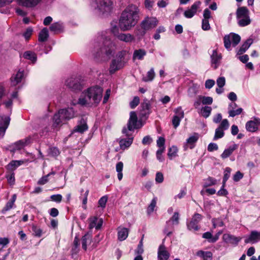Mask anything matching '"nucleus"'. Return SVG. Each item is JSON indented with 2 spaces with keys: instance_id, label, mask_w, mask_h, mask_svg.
I'll use <instances>...</instances> for the list:
<instances>
[{
  "instance_id": "obj_1",
  "label": "nucleus",
  "mask_w": 260,
  "mask_h": 260,
  "mask_svg": "<svg viewBox=\"0 0 260 260\" xmlns=\"http://www.w3.org/2000/svg\"><path fill=\"white\" fill-rule=\"evenodd\" d=\"M115 45L110 38L104 35L99 36L92 51L95 58L109 59L115 52Z\"/></svg>"
},
{
  "instance_id": "obj_2",
  "label": "nucleus",
  "mask_w": 260,
  "mask_h": 260,
  "mask_svg": "<svg viewBox=\"0 0 260 260\" xmlns=\"http://www.w3.org/2000/svg\"><path fill=\"white\" fill-rule=\"evenodd\" d=\"M139 9L135 5H129L122 12L119 19V26L123 31L134 27L139 20Z\"/></svg>"
},
{
  "instance_id": "obj_3",
  "label": "nucleus",
  "mask_w": 260,
  "mask_h": 260,
  "mask_svg": "<svg viewBox=\"0 0 260 260\" xmlns=\"http://www.w3.org/2000/svg\"><path fill=\"white\" fill-rule=\"evenodd\" d=\"M102 94L101 87L98 86L89 87L82 93L78 104L82 106H96L102 99Z\"/></svg>"
},
{
  "instance_id": "obj_4",
  "label": "nucleus",
  "mask_w": 260,
  "mask_h": 260,
  "mask_svg": "<svg viewBox=\"0 0 260 260\" xmlns=\"http://www.w3.org/2000/svg\"><path fill=\"white\" fill-rule=\"evenodd\" d=\"M158 20L155 17H146L141 23V27L143 30H139L137 34L140 36H144L146 31L151 29L157 25Z\"/></svg>"
},
{
  "instance_id": "obj_5",
  "label": "nucleus",
  "mask_w": 260,
  "mask_h": 260,
  "mask_svg": "<svg viewBox=\"0 0 260 260\" xmlns=\"http://www.w3.org/2000/svg\"><path fill=\"white\" fill-rule=\"evenodd\" d=\"M240 36L235 33H230L225 35L223 38V43L225 48L230 50L231 44L233 47H236L240 42Z\"/></svg>"
},
{
  "instance_id": "obj_6",
  "label": "nucleus",
  "mask_w": 260,
  "mask_h": 260,
  "mask_svg": "<svg viewBox=\"0 0 260 260\" xmlns=\"http://www.w3.org/2000/svg\"><path fill=\"white\" fill-rule=\"evenodd\" d=\"M122 134H124L127 138L121 139L119 141L120 147L121 149L124 150L129 147L133 142L134 138L131 133H129L126 127H124L122 131Z\"/></svg>"
},
{
  "instance_id": "obj_7",
  "label": "nucleus",
  "mask_w": 260,
  "mask_h": 260,
  "mask_svg": "<svg viewBox=\"0 0 260 260\" xmlns=\"http://www.w3.org/2000/svg\"><path fill=\"white\" fill-rule=\"evenodd\" d=\"M96 8L103 13L111 11L113 3L111 0H94Z\"/></svg>"
},
{
  "instance_id": "obj_8",
  "label": "nucleus",
  "mask_w": 260,
  "mask_h": 260,
  "mask_svg": "<svg viewBox=\"0 0 260 260\" xmlns=\"http://www.w3.org/2000/svg\"><path fill=\"white\" fill-rule=\"evenodd\" d=\"M65 85L73 90H80L81 89L80 78L78 77H71L68 78L66 80Z\"/></svg>"
},
{
  "instance_id": "obj_9",
  "label": "nucleus",
  "mask_w": 260,
  "mask_h": 260,
  "mask_svg": "<svg viewBox=\"0 0 260 260\" xmlns=\"http://www.w3.org/2000/svg\"><path fill=\"white\" fill-rule=\"evenodd\" d=\"M150 103L147 99L144 100L141 105L140 116L142 119H146L150 113Z\"/></svg>"
},
{
  "instance_id": "obj_10",
  "label": "nucleus",
  "mask_w": 260,
  "mask_h": 260,
  "mask_svg": "<svg viewBox=\"0 0 260 260\" xmlns=\"http://www.w3.org/2000/svg\"><path fill=\"white\" fill-rule=\"evenodd\" d=\"M137 122L138 118L136 112L134 111L131 112L127 124V127H126L129 133L137 128Z\"/></svg>"
},
{
  "instance_id": "obj_11",
  "label": "nucleus",
  "mask_w": 260,
  "mask_h": 260,
  "mask_svg": "<svg viewBox=\"0 0 260 260\" xmlns=\"http://www.w3.org/2000/svg\"><path fill=\"white\" fill-rule=\"evenodd\" d=\"M260 241V232L252 231L248 236L245 237V243L255 244Z\"/></svg>"
},
{
  "instance_id": "obj_12",
  "label": "nucleus",
  "mask_w": 260,
  "mask_h": 260,
  "mask_svg": "<svg viewBox=\"0 0 260 260\" xmlns=\"http://www.w3.org/2000/svg\"><path fill=\"white\" fill-rule=\"evenodd\" d=\"M202 216L200 214H195L189 223H187V228L190 231H197L199 229L198 225V223L201 221Z\"/></svg>"
},
{
  "instance_id": "obj_13",
  "label": "nucleus",
  "mask_w": 260,
  "mask_h": 260,
  "mask_svg": "<svg viewBox=\"0 0 260 260\" xmlns=\"http://www.w3.org/2000/svg\"><path fill=\"white\" fill-rule=\"evenodd\" d=\"M260 125V119L258 118H254L253 120L246 122V128L247 131L250 132H256Z\"/></svg>"
},
{
  "instance_id": "obj_14",
  "label": "nucleus",
  "mask_w": 260,
  "mask_h": 260,
  "mask_svg": "<svg viewBox=\"0 0 260 260\" xmlns=\"http://www.w3.org/2000/svg\"><path fill=\"white\" fill-rule=\"evenodd\" d=\"M201 2L197 1L196 2L190 7V9L186 10L184 12V15L186 18H192L195 14L197 13L198 9L199 8L201 5Z\"/></svg>"
},
{
  "instance_id": "obj_15",
  "label": "nucleus",
  "mask_w": 260,
  "mask_h": 260,
  "mask_svg": "<svg viewBox=\"0 0 260 260\" xmlns=\"http://www.w3.org/2000/svg\"><path fill=\"white\" fill-rule=\"evenodd\" d=\"M103 223L102 218H99L95 216L91 217L89 219V228L90 229L95 228L96 230H99L101 228Z\"/></svg>"
},
{
  "instance_id": "obj_16",
  "label": "nucleus",
  "mask_w": 260,
  "mask_h": 260,
  "mask_svg": "<svg viewBox=\"0 0 260 260\" xmlns=\"http://www.w3.org/2000/svg\"><path fill=\"white\" fill-rule=\"evenodd\" d=\"M222 239L223 241L226 243L237 245L242 238L240 237H236L234 235L231 234H224L222 236Z\"/></svg>"
},
{
  "instance_id": "obj_17",
  "label": "nucleus",
  "mask_w": 260,
  "mask_h": 260,
  "mask_svg": "<svg viewBox=\"0 0 260 260\" xmlns=\"http://www.w3.org/2000/svg\"><path fill=\"white\" fill-rule=\"evenodd\" d=\"M124 66V62L120 59H113L110 64L109 72L111 74L114 73Z\"/></svg>"
},
{
  "instance_id": "obj_18",
  "label": "nucleus",
  "mask_w": 260,
  "mask_h": 260,
  "mask_svg": "<svg viewBox=\"0 0 260 260\" xmlns=\"http://www.w3.org/2000/svg\"><path fill=\"white\" fill-rule=\"evenodd\" d=\"M10 121V118L9 116H3L0 120V135L3 136L8 128Z\"/></svg>"
},
{
  "instance_id": "obj_19",
  "label": "nucleus",
  "mask_w": 260,
  "mask_h": 260,
  "mask_svg": "<svg viewBox=\"0 0 260 260\" xmlns=\"http://www.w3.org/2000/svg\"><path fill=\"white\" fill-rule=\"evenodd\" d=\"M222 56L220 54H218L216 50H213L212 54L211 55L212 67L216 69L217 68L220 63Z\"/></svg>"
},
{
  "instance_id": "obj_20",
  "label": "nucleus",
  "mask_w": 260,
  "mask_h": 260,
  "mask_svg": "<svg viewBox=\"0 0 260 260\" xmlns=\"http://www.w3.org/2000/svg\"><path fill=\"white\" fill-rule=\"evenodd\" d=\"M169 256L170 253L167 250L165 245L164 244L160 245L158 248L157 252L158 260H168Z\"/></svg>"
},
{
  "instance_id": "obj_21",
  "label": "nucleus",
  "mask_w": 260,
  "mask_h": 260,
  "mask_svg": "<svg viewBox=\"0 0 260 260\" xmlns=\"http://www.w3.org/2000/svg\"><path fill=\"white\" fill-rule=\"evenodd\" d=\"M60 114H62V119L69 120L74 117L75 112L72 108H69L60 110Z\"/></svg>"
},
{
  "instance_id": "obj_22",
  "label": "nucleus",
  "mask_w": 260,
  "mask_h": 260,
  "mask_svg": "<svg viewBox=\"0 0 260 260\" xmlns=\"http://www.w3.org/2000/svg\"><path fill=\"white\" fill-rule=\"evenodd\" d=\"M42 0H17L19 5L27 8L36 6Z\"/></svg>"
},
{
  "instance_id": "obj_23",
  "label": "nucleus",
  "mask_w": 260,
  "mask_h": 260,
  "mask_svg": "<svg viewBox=\"0 0 260 260\" xmlns=\"http://www.w3.org/2000/svg\"><path fill=\"white\" fill-rule=\"evenodd\" d=\"M30 142V139L29 138H26L24 139L19 140L15 142L13 144V149L14 150H20L23 148L25 146L29 144Z\"/></svg>"
},
{
  "instance_id": "obj_24",
  "label": "nucleus",
  "mask_w": 260,
  "mask_h": 260,
  "mask_svg": "<svg viewBox=\"0 0 260 260\" xmlns=\"http://www.w3.org/2000/svg\"><path fill=\"white\" fill-rule=\"evenodd\" d=\"M238 147V145L236 144H233L230 146L227 149H225L223 153L221 154V157L223 159H225L229 157L233 152L236 150Z\"/></svg>"
},
{
  "instance_id": "obj_25",
  "label": "nucleus",
  "mask_w": 260,
  "mask_h": 260,
  "mask_svg": "<svg viewBox=\"0 0 260 260\" xmlns=\"http://www.w3.org/2000/svg\"><path fill=\"white\" fill-rule=\"evenodd\" d=\"M24 76L23 71L20 70L16 75H13L11 77V84L13 86H16L17 84L21 82Z\"/></svg>"
},
{
  "instance_id": "obj_26",
  "label": "nucleus",
  "mask_w": 260,
  "mask_h": 260,
  "mask_svg": "<svg viewBox=\"0 0 260 260\" xmlns=\"http://www.w3.org/2000/svg\"><path fill=\"white\" fill-rule=\"evenodd\" d=\"M116 38L125 43H130L135 40V38L130 34L119 33Z\"/></svg>"
},
{
  "instance_id": "obj_27",
  "label": "nucleus",
  "mask_w": 260,
  "mask_h": 260,
  "mask_svg": "<svg viewBox=\"0 0 260 260\" xmlns=\"http://www.w3.org/2000/svg\"><path fill=\"white\" fill-rule=\"evenodd\" d=\"M252 43L253 40L252 39L249 38L247 39L238 50L237 54L241 55L244 53L249 48Z\"/></svg>"
},
{
  "instance_id": "obj_28",
  "label": "nucleus",
  "mask_w": 260,
  "mask_h": 260,
  "mask_svg": "<svg viewBox=\"0 0 260 260\" xmlns=\"http://www.w3.org/2000/svg\"><path fill=\"white\" fill-rule=\"evenodd\" d=\"M196 255L202 258L203 260H212L213 255L210 251L199 250L196 252Z\"/></svg>"
},
{
  "instance_id": "obj_29",
  "label": "nucleus",
  "mask_w": 260,
  "mask_h": 260,
  "mask_svg": "<svg viewBox=\"0 0 260 260\" xmlns=\"http://www.w3.org/2000/svg\"><path fill=\"white\" fill-rule=\"evenodd\" d=\"M128 235V230L125 228H119L118 229V239L120 241H123L126 239Z\"/></svg>"
},
{
  "instance_id": "obj_30",
  "label": "nucleus",
  "mask_w": 260,
  "mask_h": 260,
  "mask_svg": "<svg viewBox=\"0 0 260 260\" xmlns=\"http://www.w3.org/2000/svg\"><path fill=\"white\" fill-rule=\"evenodd\" d=\"M24 163L23 160H12L7 166V169L9 171L13 172L17 167Z\"/></svg>"
},
{
  "instance_id": "obj_31",
  "label": "nucleus",
  "mask_w": 260,
  "mask_h": 260,
  "mask_svg": "<svg viewBox=\"0 0 260 260\" xmlns=\"http://www.w3.org/2000/svg\"><path fill=\"white\" fill-rule=\"evenodd\" d=\"M63 28L62 24L60 22L53 23L49 27L50 31L54 33H59L62 31Z\"/></svg>"
},
{
  "instance_id": "obj_32",
  "label": "nucleus",
  "mask_w": 260,
  "mask_h": 260,
  "mask_svg": "<svg viewBox=\"0 0 260 260\" xmlns=\"http://www.w3.org/2000/svg\"><path fill=\"white\" fill-rule=\"evenodd\" d=\"M237 18H243L249 16V11L245 7H242L238 8L236 12Z\"/></svg>"
},
{
  "instance_id": "obj_33",
  "label": "nucleus",
  "mask_w": 260,
  "mask_h": 260,
  "mask_svg": "<svg viewBox=\"0 0 260 260\" xmlns=\"http://www.w3.org/2000/svg\"><path fill=\"white\" fill-rule=\"evenodd\" d=\"M91 235L89 234H86L82 238V248L86 250L87 249V246L91 243Z\"/></svg>"
},
{
  "instance_id": "obj_34",
  "label": "nucleus",
  "mask_w": 260,
  "mask_h": 260,
  "mask_svg": "<svg viewBox=\"0 0 260 260\" xmlns=\"http://www.w3.org/2000/svg\"><path fill=\"white\" fill-rule=\"evenodd\" d=\"M23 56L25 59L31 60L32 63H35L37 60V57L36 54L31 51L24 52Z\"/></svg>"
},
{
  "instance_id": "obj_35",
  "label": "nucleus",
  "mask_w": 260,
  "mask_h": 260,
  "mask_svg": "<svg viewBox=\"0 0 260 260\" xmlns=\"http://www.w3.org/2000/svg\"><path fill=\"white\" fill-rule=\"evenodd\" d=\"M16 200V196H13L12 198L6 204L5 207L2 209V212L3 213H5L6 212L13 208L14 206V203Z\"/></svg>"
},
{
  "instance_id": "obj_36",
  "label": "nucleus",
  "mask_w": 260,
  "mask_h": 260,
  "mask_svg": "<svg viewBox=\"0 0 260 260\" xmlns=\"http://www.w3.org/2000/svg\"><path fill=\"white\" fill-rule=\"evenodd\" d=\"M146 54V52L145 50L140 49L138 50H136L134 52L133 54V58L134 59H138L139 60H142L144 56Z\"/></svg>"
},
{
  "instance_id": "obj_37",
  "label": "nucleus",
  "mask_w": 260,
  "mask_h": 260,
  "mask_svg": "<svg viewBox=\"0 0 260 260\" xmlns=\"http://www.w3.org/2000/svg\"><path fill=\"white\" fill-rule=\"evenodd\" d=\"M49 37L48 30L47 28H44L39 33L38 40L40 42H45Z\"/></svg>"
},
{
  "instance_id": "obj_38",
  "label": "nucleus",
  "mask_w": 260,
  "mask_h": 260,
  "mask_svg": "<svg viewBox=\"0 0 260 260\" xmlns=\"http://www.w3.org/2000/svg\"><path fill=\"white\" fill-rule=\"evenodd\" d=\"M155 74L154 69L152 68L147 73L145 77L143 78V80L145 82L152 81L154 78Z\"/></svg>"
},
{
  "instance_id": "obj_39",
  "label": "nucleus",
  "mask_w": 260,
  "mask_h": 260,
  "mask_svg": "<svg viewBox=\"0 0 260 260\" xmlns=\"http://www.w3.org/2000/svg\"><path fill=\"white\" fill-rule=\"evenodd\" d=\"M88 128V126L87 124L84 122V120H83V122L82 121H81V123L78 125H77L74 129V131L76 132H79L82 133L85 131H86Z\"/></svg>"
},
{
  "instance_id": "obj_40",
  "label": "nucleus",
  "mask_w": 260,
  "mask_h": 260,
  "mask_svg": "<svg viewBox=\"0 0 260 260\" xmlns=\"http://www.w3.org/2000/svg\"><path fill=\"white\" fill-rule=\"evenodd\" d=\"M238 25L241 27L247 26L251 22V20L249 16L243 18H238Z\"/></svg>"
},
{
  "instance_id": "obj_41",
  "label": "nucleus",
  "mask_w": 260,
  "mask_h": 260,
  "mask_svg": "<svg viewBox=\"0 0 260 260\" xmlns=\"http://www.w3.org/2000/svg\"><path fill=\"white\" fill-rule=\"evenodd\" d=\"M178 149L176 146H172L169 149L168 155L170 159H172L173 158L176 157L177 155Z\"/></svg>"
},
{
  "instance_id": "obj_42",
  "label": "nucleus",
  "mask_w": 260,
  "mask_h": 260,
  "mask_svg": "<svg viewBox=\"0 0 260 260\" xmlns=\"http://www.w3.org/2000/svg\"><path fill=\"white\" fill-rule=\"evenodd\" d=\"M179 215L178 212H175L172 218L167 222L168 225L171 222L173 225L179 223Z\"/></svg>"
},
{
  "instance_id": "obj_43",
  "label": "nucleus",
  "mask_w": 260,
  "mask_h": 260,
  "mask_svg": "<svg viewBox=\"0 0 260 260\" xmlns=\"http://www.w3.org/2000/svg\"><path fill=\"white\" fill-rule=\"evenodd\" d=\"M55 174L54 172H51L47 175L44 176L42 177H41L38 181V184L39 185H44L46 183H47L48 181V178L51 175H53Z\"/></svg>"
},
{
  "instance_id": "obj_44",
  "label": "nucleus",
  "mask_w": 260,
  "mask_h": 260,
  "mask_svg": "<svg viewBox=\"0 0 260 260\" xmlns=\"http://www.w3.org/2000/svg\"><path fill=\"white\" fill-rule=\"evenodd\" d=\"M62 114H60V110L57 113L55 114L53 116V121L54 124L56 125L59 124L60 123L62 122V121L64 120V119H62Z\"/></svg>"
},
{
  "instance_id": "obj_45",
  "label": "nucleus",
  "mask_w": 260,
  "mask_h": 260,
  "mask_svg": "<svg viewBox=\"0 0 260 260\" xmlns=\"http://www.w3.org/2000/svg\"><path fill=\"white\" fill-rule=\"evenodd\" d=\"M156 198H154L151 201L150 204L147 208V212L148 214H150L154 211L156 207Z\"/></svg>"
},
{
  "instance_id": "obj_46",
  "label": "nucleus",
  "mask_w": 260,
  "mask_h": 260,
  "mask_svg": "<svg viewBox=\"0 0 260 260\" xmlns=\"http://www.w3.org/2000/svg\"><path fill=\"white\" fill-rule=\"evenodd\" d=\"M213 228L222 227L224 225L223 221L220 218H213L212 220Z\"/></svg>"
},
{
  "instance_id": "obj_47",
  "label": "nucleus",
  "mask_w": 260,
  "mask_h": 260,
  "mask_svg": "<svg viewBox=\"0 0 260 260\" xmlns=\"http://www.w3.org/2000/svg\"><path fill=\"white\" fill-rule=\"evenodd\" d=\"M211 110L212 109L210 107L205 106L201 109V113L204 117L207 118L210 115Z\"/></svg>"
},
{
  "instance_id": "obj_48",
  "label": "nucleus",
  "mask_w": 260,
  "mask_h": 260,
  "mask_svg": "<svg viewBox=\"0 0 260 260\" xmlns=\"http://www.w3.org/2000/svg\"><path fill=\"white\" fill-rule=\"evenodd\" d=\"M224 131L220 129V128H217L215 130L214 137L213 138L214 140H216L218 139L221 138L224 136Z\"/></svg>"
},
{
  "instance_id": "obj_49",
  "label": "nucleus",
  "mask_w": 260,
  "mask_h": 260,
  "mask_svg": "<svg viewBox=\"0 0 260 260\" xmlns=\"http://www.w3.org/2000/svg\"><path fill=\"white\" fill-rule=\"evenodd\" d=\"M200 99L204 105H211L213 103V99L210 96H200Z\"/></svg>"
},
{
  "instance_id": "obj_50",
  "label": "nucleus",
  "mask_w": 260,
  "mask_h": 260,
  "mask_svg": "<svg viewBox=\"0 0 260 260\" xmlns=\"http://www.w3.org/2000/svg\"><path fill=\"white\" fill-rule=\"evenodd\" d=\"M199 135L198 134H194L193 136H190L187 139L186 142L190 145H193L198 141Z\"/></svg>"
},
{
  "instance_id": "obj_51",
  "label": "nucleus",
  "mask_w": 260,
  "mask_h": 260,
  "mask_svg": "<svg viewBox=\"0 0 260 260\" xmlns=\"http://www.w3.org/2000/svg\"><path fill=\"white\" fill-rule=\"evenodd\" d=\"M216 193V190L213 188H207V187H204L201 191V193L203 194H208L210 195L214 194Z\"/></svg>"
},
{
  "instance_id": "obj_52",
  "label": "nucleus",
  "mask_w": 260,
  "mask_h": 260,
  "mask_svg": "<svg viewBox=\"0 0 260 260\" xmlns=\"http://www.w3.org/2000/svg\"><path fill=\"white\" fill-rule=\"evenodd\" d=\"M32 231L34 236L40 237L42 236V231L40 228L33 225L32 226Z\"/></svg>"
},
{
  "instance_id": "obj_53",
  "label": "nucleus",
  "mask_w": 260,
  "mask_h": 260,
  "mask_svg": "<svg viewBox=\"0 0 260 260\" xmlns=\"http://www.w3.org/2000/svg\"><path fill=\"white\" fill-rule=\"evenodd\" d=\"M243 111L241 108H239L236 110H231L229 111V116L232 117H235L236 115H240Z\"/></svg>"
},
{
  "instance_id": "obj_54",
  "label": "nucleus",
  "mask_w": 260,
  "mask_h": 260,
  "mask_svg": "<svg viewBox=\"0 0 260 260\" xmlns=\"http://www.w3.org/2000/svg\"><path fill=\"white\" fill-rule=\"evenodd\" d=\"M231 169L229 167H226L225 169L224 172V176L223 178V182L225 183L230 178L231 172Z\"/></svg>"
},
{
  "instance_id": "obj_55",
  "label": "nucleus",
  "mask_w": 260,
  "mask_h": 260,
  "mask_svg": "<svg viewBox=\"0 0 260 260\" xmlns=\"http://www.w3.org/2000/svg\"><path fill=\"white\" fill-rule=\"evenodd\" d=\"M140 103V99L138 96H135L133 100L129 103L130 107L132 109L136 108Z\"/></svg>"
},
{
  "instance_id": "obj_56",
  "label": "nucleus",
  "mask_w": 260,
  "mask_h": 260,
  "mask_svg": "<svg viewBox=\"0 0 260 260\" xmlns=\"http://www.w3.org/2000/svg\"><path fill=\"white\" fill-rule=\"evenodd\" d=\"M229 127V123L228 120L226 119H224L222 120L221 123L219 126L218 127V128H220V129L224 131L228 129Z\"/></svg>"
},
{
  "instance_id": "obj_57",
  "label": "nucleus",
  "mask_w": 260,
  "mask_h": 260,
  "mask_svg": "<svg viewBox=\"0 0 260 260\" xmlns=\"http://www.w3.org/2000/svg\"><path fill=\"white\" fill-rule=\"evenodd\" d=\"M144 250L143 248V239H142L139 242V244L138 246L137 249L136 250V254L137 255H141V254L143 253Z\"/></svg>"
},
{
  "instance_id": "obj_58",
  "label": "nucleus",
  "mask_w": 260,
  "mask_h": 260,
  "mask_svg": "<svg viewBox=\"0 0 260 260\" xmlns=\"http://www.w3.org/2000/svg\"><path fill=\"white\" fill-rule=\"evenodd\" d=\"M32 28L31 27H28L26 29V31L23 34V36L24 37L26 40H28L30 38L32 33Z\"/></svg>"
},
{
  "instance_id": "obj_59",
  "label": "nucleus",
  "mask_w": 260,
  "mask_h": 260,
  "mask_svg": "<svg viewBox=\"0 0 260 260\" xmlns=\"http://www.w3.org/2000/svg\"><path fill=\"white\" fill-rule=\"evenodd\" d=\"M181 119L182 118L179 117V116H173L172 119V124L175 128H176L179 125Z\"/></svg>"
},
{
  "instance_id": "obj_60",
  "label": "nucleus",
  "mask_w": 260,
  "mask_h": 260,
  "mask_svg": "<svg viewBox=\"0 0 260 260\" xmlns=\"http://www.w3.org/2000/svg\"><path fill=\"white\" fill-rule=\"evenodd\" d=\"M218 87L222 88L225 84V79L224 77H219L216 81Z\"/></svg>"
},
{
  "instance_id": "obj_61",
  "label": "nucleus",
  "mask_w": 260,
  "mask_h": 260,
  "mask_svg": "<svg viewBox=\"0 0 260 260\" xmlns=\"http://www.w3.org/2000/svg\"><path fill=\"white\" fill-rule=\"evenodd\" d=\"M202 28L204 30H208L210 29L208 20L204 19L202 20Z\"/></svg>"
},
{
  "instance_id": "obj_62",
  "label": "nucleus",
  "mask_w": 260,
  "mask_h": 260,
  "mask_svg": "<svg viewBox=\"0 0 260 260\" xmlns=\"http://www.w3.org/2000/svg\"><path fill=\"white\" fill-rule=\"evenodd\" d=\"M155 181L158 183H161L164 181V175L161 172H157L156 174Z\"/></svg>"
},
{
  "instance_id": "obj_63",
  "label": "nucleus",
  "mask_w": 260,
  "mask_h": 260,
  "mask_svg": "<svg viewBox=\"0 0 260 260\" xmlns=\"http://www.w3.org/2000/svg\"><path fill=\"white\" fill-rule=\"evenodd\" d=\"M207 149L209 152H212L213 151L218 150V147L216 143H210L208 145Z\"/></svg>"
},
{
  "instance_id": "obj_64",
  "label": "nucleus",
  "mask_w": 260,
  "mask_h": 260,
  "mask_svg": "<svg viewBox=\"0 0 260 260\" xmlns=\"http://www.w3.org/2000/svg\"><path fill=\"white\" fill-rule=\"evenodd\" d=\"M197 93V90L194 86L190 87L188 90V94L189 96L192 97L194 96Z\"/></svg>"
}]
</instances>
